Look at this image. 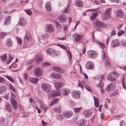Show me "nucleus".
<instances>
[{"instance_id": "24", "label": "nucleus", "mask_w": 126, "mask_h": 126, "mask_svg": "<svg viewBox=\"0 0 126 126\" xmlns=\"http://www.w3.org/2000/svg\"><path fill=\"white\" fill-rule=\"evenodd\" d=\"M111 12V8H109L107 9L106 11L105 15V18H106L110 17V14Z\"/></svg>"}, {"instance_id": "21", "label": "nucleus", "mask_w": 126, "mask_h": 126, "mask_svg": "<svg viewBox=\"0 0 126 126\" xmlns=\"http://www.w3.org/2000/svg\"><path fill=\"white\" fill-rule=\"evenodd\" d=\"M50 76L52 78L55 79H59L62 78V76L61 74L56 73H51Z\"/></svg>"}, {"instance_id": "63", "label": "nucleus", "mask_w": 126, "mask_h": 126, "mask_svg": "<svg viewBox=\"0 0 126 126\" xmlns=\"http://www.w3.org/2000/svg\"><path fill=\"white\" fill-rule=\"evenodd\" d=\"M0 122L1 125H4V119L3 118L1 117L0 119Z\"/></svg>"}, {"instance_id": "49", "label": "nucleus", "mask_w": 126, "mask_h": 126, "mask_svg": "<svg viewBox=\"0 0 126 126\" xmlns=\"http://www.w3.org/2000/svg\"><path fill=\"white\" fill-rule=\"evenodd\" d=\"M50 64L48 63L45 62L43 63L42 64V66L43 67H45L46 66H48L50 65Z\"/></svg>"}, {"instance_id": "1", "label": "nucleus", "mask_w": 126, "mask_h": 126, "mask_svg": "<svg viewBox=\"0 0 126 126\" xmlns=\"http://www.w3.org/2000/svg\"><path fill=\"white\" fill-rule=\"evenodd\" d=\"M119 76V74L115 71L114 70L108 75L107 78L110 81H114Z\"/></svg>"}, {"instance_id": "10", "label": "nucleus", "mask_w": 126, "mask_h": 126, "mask_svg": "<svg viewBox=\"0 0 126 126\" xmlns=\"http://www.w3.org/2000/svg\"><path fill=\"white\" fill-rule=\"evenodd\" d=\"M73 112L71 111H64L63 112V115L64 117L66 118L70 117L72 115Z\"/></svg>"}, {"instance_id": "22", "label": "nucleus", "mask_w": 126, "mask_h": 126, "mask_svg": "<svg viewBox=\"0 0 126 126\" xmlns=\"http://www.w3.org/2000/svg\"><path fill=\"white\" fill-rule=\"evenodd\" d=\"M86 120L83 119L79 120L77 122V124L79 126H84L86 122Z\"/></svg>"}, {"instance_id": "60", "label": "nucleus", "mask_w": 126, "mask_h": 126, "mask_svg": "<svg viewBox=\"0 0 126 126\" xmlns=\"http://www.w3.org/2000/svg\"><path fill=\"white\" fill-rule=\"evenodd\" d=\"M116 31L115 30H113L111 33L110 36H113L115 35H116Z\"/></svg>"}, {"instance_id": "41", "label": "nucleus", "mask_w": 126, "mask_h": 126, "mask_svg": "<svg viewBox=\"0 0 126 126\" xmlns=\"http://www.w3.org/2000/svg\"><path fill=\"white\" fill-rule=\"evenodd\" d=\"M4 76L6 78L8 79L9 80L11 81L12 82H14V81L13 78L11 76L4 75Z\"/></svg>"}, {"instance_id": "12", "label": "nucleus", "mask_w": 126, "mask_h": 126, "mask_svg": "<svg viewBox=\"0 0 126 126\" xmlns=\"http://www.w3.org/2000/svg\"><path fill=\"white\" fill-rule=\"evenodd\" d=\"M31 36L30 33L29 31H27L25 36L24 39V42H26L31 40Z\"/></svg>"}, {"instance_id": "33", "label": "nucleus", "mask_w": 126, "mask_h": 126, "mask_svg": "<svg viewBox=\"0 0 126 126\" xmlns=\"http://www.w3.org/2000/svg\"><path fill=\"white\" fill-rule=\"evenodd\" d=\"M11 19L10 16H9L7 17L4 21L5 25H7L9 24L11 22Z\"/></svg>"}, {"instance_id": "27", "label": "nucleus", "mask_w": 126, "mask_h": 126, "mask_svg": "<svg viewBox=\"0 0 126 126\" xmlns=\"http://www.w3.org/2000/svg\"><path fill=\"white\" fill-rule=\"evenodd\" d=\"M54 85L56 89L58 90L59 88H61L63 85V84L61 82H56L54 83Z\"/></svg>"}, {"instance_id": "53", "label": "nucleus", "mask_w": 126, "mask_h": 126, "mask_svg": "<svg viewBox=\"0 0 126 126\" xmlns=\"http://www.w3.org/2000/svg\"><path fill=\"white\" fill-rule=\"evenodd\" d=\"M118 94V91L117 90H115L114 93H111L110 95L112 96H115Z\"/></svg>"}, {"instance_id": "29", "label": "nucleus", "mask_w": 126, "mask_h": 126, "mask_svg": "<svg viewBox=\"0 0 126 126\" xmlns=\"http://www.w3.org/2000/svg\"><path fill=\"white\" fill-rule=\"evenodd\" d=\"M52 68L53 70L56 72L61 73H63V72L62 71L61 68L58 67L53 66L52 67Z\"/></svg>"}, {"instance_id": "3", "label": "nucleus", "mask_w": 126, "mask_h": 126, "mask_svg": "<svg viewBox=\"0 0 126 126\" xmlns=\"http://www.w3.org/2000/svg\"><path fill=\"white\" fill-rule=\"evenodd\" d=\"M41 86L42 90L46 92H49L50 91L51 86L49 84L43 83L42 84Z\"/></svg>"}, {"instance_id": "4", "label": "nucleus", "mask_w": 126, "mask_h": 126, "mask_svg": "<svg viewBox=\"0 0 126 126\" xmlns=\"http://www.w3.org/2000/svg\"><path fill=\"white\" fill-rule=\"evenodd\" d=\"M116 17L117 18H120L124 16V12L121 9H118L115 12Z\"/></svg>"}, {"instance_id": "35", "label": "nucleus", "mask_w": 126, "mask_h": 126, "mask_svg": "<svg viewBox=\"0 0 126 126\" xmlns=\"http://www.w3.org/2000/svg\"><path fill=\"white\" fill-rule=\"evenodd\" d=\"M53 109L55 112L57 113H59L61 111L62 109L60 106H58L54 108Z\"/></svg>"}, {"instance_id": "56", "label": "nucleus", "mask_w": 126, "mask_h": 126, "mask_svg": "<svg viewBox=\"0 0 126 126\" xmlns=\"http://www.w3.org/2000/svg\"><path fill=\"white\" fill-rule=\"evenodd\" d=\"M125 32L123 30H120V31L118 32L117 34L120 36L122 34L125 33Z\"/></svg>"}, {"instance_id": "62", "label": "nucleus", "mask_w": 126, "mask_h": 126, "mask_svg": "<svg viewBox=\"0 0 126 126\" xmlns=\"http://www.w3.org/2000/svg\"><path fill=\"white\" fill-rule=\"evenodd\" d=\"M40 107L42 108H43L44 109H47V107L44 105L41 104L40 106Z\"/></svg>"}, {"instance_id": "25", "label": "nucleus", "mask_w": 126, "mask_h": 126, "mask_svg": "<svg viewBox=\"0 0 126 126\" xmlns=\"http://www.w3.org/2000/svg\"><path fill=\"white\" fill-rule=\"evenodd\" d=\"M62 94L65 95H67L70 92V90L69 89L67 88H65L63 89L62 90Z\"/></svg>"}, {"instance_id": "16", "label": "nucleus", "mask_w": 126, "mask_h": 126, "mask_svg": "<svg viewBox=\"0 0 126 126\" xmlns=\"http://www.w3.org/2000/svg\"><path fill=\"white\" fill-rule=\"evenodd\" d=\"M95 23L96 26L102 28H105L107 27V25L103 23L100 22L97 19L95 20Z\"/></svg>"}, {"instance_id": "11", "label": "nucleus", "mask_w": 126, "mask_h": 126, "mask_svg": "<svg viewBox=\"0 0 126 126\" xmlns=\"http://www.w3.org/2000/svg\"><path fill=\"white\" fill-rule=\"evenodd\" d=\"M58 19L61 23L65 22L66 20V16L62 14L59 16L58 17Z\"/></svg>"}, {"instance_id": "59", "label": "nucleus", "mask_w": 126, "mask_h": 126, "mask_svg": "<svg viewBox=\"0 0 126 126\" xmlns=\"http://www.w3.org/2000/svg\"><path fill=\"white\" fill-rule=\"evenodd\" d=\"M100 82L97 85L100 87L101 88H102V87L103 85V83L101 81H100Z\"/></svg>"}, {"instance_id": "5", "label": "nucleus", "mask_w": 126, "mask_h": 126, "mask_svg": "<svg viewBox=\"0 0 126 126\" xmlns=\"http://www.w3.org/2000/svg\"><path fill=\"white\" fill-rule=\"evenodd\" d=\"M34 73L36 76L39 77L42 74V71L40 68L37 67L34 69Z\"/></svg>"}, {"instance_id": "6", "label": "nucleus", "mask_w": 126, "mask_h": 126, "mask_svg": "<svg viewBox=\"0 0 126 126\" xmlns=\"http://www.w3.org/2000/svg\"><path fill=\"white\" fill-rule=\"evenodd\" d=\"M87 53L89 57L93 58H96L97 55V53L94 50H89L87 51Z\"/></svg>"}, {"instance_id": "37", "label": "nucleus", "mask_w": 126, "mask_h": 126, "mask_svg": "<svg viewBox=\"0 0 126 126\" xmlns=\"http://www.w3.org/2000/svg\"><path fill=\"white\" fill-rule=\"evenodd\" d=\"M6 109L8 111L10 112H11L12 111L11 107H10V104L8 103H6Z\"/></svg>"}, {"instance_id": "47", "label": "nucleus", "mask_w": 126, "mask_h": 126, "mask_svg": "<svg viewBox=\"0 0 126 126\" xmlns=\"http://www.w3.org/2000/svg\"><path fill=\"white\" fill-rule=\"evenodd\" d=\"M69 4L68 3L67 6L64 8V9L62 11V12L63 13H66L67 11L68 8L69 6Z\"/></svg>"}, {"instance_id": "51", "label": "nucleus", "mask_w": 126, "mask_h": 126, "mask_svg": "<svg viewBox=\"0 0 126 126\" xmlns=\"http://www.w3.org/2000/svg\"><path fill=\"white\" fill-rule=\"evenodd\" d=\"M84 83V82H80L79 81L78 83V86L81 87L83 89L84 88L83 86Z\"/></svg>"}, {"instance_id": "34", "label": "nucleus", "mask_w": 126, "mask_h": 126, "mask_svg": "<svg viewBox=\"0 0 126 126\" xmlns=\"http://www.w3.org/2000/svg\"><path fill=\"white\" fill-rule=\"evenodd\" d=\"M6 88V87L4 85L0 86V94H2L5 91Z\"/></svg>"}, {"instance_id": "50", "label": "nucleus", "mask_w": 126, "mask_h": 126, "mask_svg": "<svg viewBox=\"0 0 126 126\" xmlns=\"http://www.w3.org/2000/svg\"><path fill=\"white\" fill-rule=\"evenodd\" d=\"M120 44L123 46L126 47V40H122L120 42Z\"/></svg>"}, {"instance_id": "48", "label": "nucleus", "mask_w": 126, "mask_h": 126, "mask_svg": "<svg viewBox=\"0 0 126 126\" xmlns=\"http://www.w3.org/2000/svg\"><path fill=\"white\" fill-rule=\"evenodd\" d=\"M13 59V57L11 56L10 54H9L8 55V61L7 62V64H9Z\"/></svg>"}, {"instance_id": "61", "label": "nucleus", "mask_w": 126, "mask_h": 126, "mask_svg": "<svg viewBox=\"0 0 126 126\" xmlns=\"http://www.w3.org/2000/svg\"><path fill=\"white\" fill-rule=\"evenodd\" d=\"M104 78V76L102 75L100 76L99 77V81H101Z\"/></svg>"}, {"instance_id": "13", "label": "nucleus", "mask_w": 126, "mask_h": 126, "mask_svg": "<svg viewBox=\"0 0 126 126\" xmlns=\"http://www.w3.org/2000/svg\"><path fill=\"white\" fill-rule=\"evenodd\" d=\"M47 55H51L53 54L57 55L56 51V50L52 48H50L47 51Z\"/></svg>"}, {"instance_id": "31", "label": "nucleus", "mask_w": 126, "mask_h": 126, "mask_svg": "<svg viewBox=\"0 0 126 126\" xmlns=\"http://www.w3.org/2000/svg\"><path fill=\"white\" fill-rule=\"evenodd\" d=\"M76 5L78 7H82L83 4L82 1L80 0H76L75 2Z\"/></svg>"}, {"instance_id": "32", "label": "nucleus", "mask_w": 126, "mask_h": 126, "mask_svg": "<svg viewBox=\"0 0 126 126\" xmlns=\"http://www.w3.org/2000/svg\"><path fill=\"white\" fill-rule=\"evenodd\" d=\"M50 2H47L45 4V8L46 10L48 11H50L51 10L50 6Z\"/></svg>"}, {"instance_id": "18", "label": "nucleus", "mask_w": 126, "mask_h": 126, "mask_svg": "<svg viewBox=\"0 0 126 126\" xmlns=\"http://www.w3.org/2000/svg\"><path fill=\"white\" fill-rule=\"evenodd\" d=\"M54 29V27L52 25L49 24L47 26L46 30L47 32H53Z\"/></svg>"}, {"instance_id": "39", "label": "nucleus", "mask_w": 126, "mask_h": 126, "mask_svg": "<svg viewBox=\"0 0 126 126\" xmlns=\"http://www.w3.org/2000/svg\"><path fill=\"white\" fill-rule=\"evenodd\" d=\"M97 15V13H95L92 14L90 16V19L92 20H93L96 18Z\"/></svg>"}, {"instance_id": "30", "label": "nucleus", "mask_w": 126, "mask_h": 126, "mask_svg": "<svg viewBox=\"0 0 126 126\" xmlns=\"http://www.w3.org/2000/svg\"><path fill=\"white\" fill-rule=\"evenodd\" d=\"M38 79L37 78H31L29 79V80L30 82L35 84L37 83Z\"/></svg>"}, {"instance_id": "52", "label": "nucleus", "mask_w": 126, "mask_h": 126, "mask_svg": "<svg viewBox=\"0 0 126 126\" xmlns=\"http://www.w3.org/2000/svg\"><path fill=\"white\" fill-rule=\"evenodd\" d=\"M6 35V33L1 32L0 34V38L2 39Z\"/></svg>"}, {"instance_id": "15", "label": "nucleus", "mask_w": 126, "mask_h": 126, "mask_svg": "<svg viewBox=\"0 0 126 126\" xmlns=\"http://www.w3.org/2000/svg\"><path fill=\"white\" fill-rule=\"evenodd\" d=\"M42 58L43 56L42 55L38 54L35 56L34 60L37 63H39L42 62Z\"/></svg>"}, {"instance_id": "58", "label": "nucleus", "mask_w": 126, "mask_h": 126, "mask_svg": "<svg viewBox=\"0 0 126 126\" xmlns=\"http://www.w3.org/2000/svg\"><path fill=\"white\" fill-rule=\"evenodd\" d=\"M57 46L60 47L61 48L64 49H66V47L64 45L60 44H58L57 45Z\"/></svg>"}, {"instance_id": "57", "label": "nucleus", "mask_w": 126, "mask_h": 126, "mask_svg": "<svg viewBox=\"0 0 126 126\" xmlns=\"http://www.w3.org/2000/svg\"><path fill=\"white\" fill-rule=\"evenodd\" d=\"M47 37V34H43L40 36L41 38L43 40H44L46 39Z\"/></svg>"}, {"instance_id": "44", "label": "nucleus", "mask_w": 126, "mask_h": 126, "mask_svg": "<svg viewBox=\"0 0 126 126\" xmlns=\"http://www.w3.org/2000/svg\"><path fill=\"white\" fill-rule=\"evenodd\" d=\"M59 99L58 98L54 99V100H52L50 104V105L52 106L54 104L57 103L58 102Z\"/></svg>"}, {"instance_id": "20", "label": "nucleus", "mask_w": 126, "mask_h": 126, "mask_svg": "<svg viewBox=\"0 0 126 126\" xmlns=\"http://www.w3.org/2000/svg\"><path fill=\"white\" fill-rule=\"evenodd\" d=\"M50 94L52 96L55 97L60 95V93L59 91L56 90H53L50 92Z\"/></svg>"}, {"instance_id": "23", "label": "nucleus", "mask_w": 126, "mask_h": 126, "mask_svg": "<svg viewBox=\"0 0 126 126\" xmlns=\"http://www.w3.org/2000/svg\"><path fill=\"white\" fill-rule=\"evenodd\" d=\"M72 96L75 98L78 99L80 97V94L79 92L73 91L72 93Z\"/></svg>"}, {"instance_id": "9", "label": "nucleus", "mask_w": 126, "mask_h": 126, "mask_svg": "<svg viewBox=\"0 0 126 126\" xmlns=\"http://www.w3.org/2000/svg\"><path fill=\"white\" fill-rule=\"evenodd\" d=\"M85 67L87 69L93 70L94 68V65L92 62H88L86 63Z\"/></svg>"}, {"instance_id": "26", "label": "nucleus", "mask_w": 126, "mask_h": 126, "mask_svg": "<svg viewBox=\"0 0 126 126\" xmlns=\"http://www.w3.org/2000/svg\"><path fill=\"white\" fill-rule=\"evenodd\" d=\"M92 111L91 110H86L83 112L84 114L87 117H89L92 114Z\"/></svg>"}, {"instance_id": "55", "label": "nucleus", "mask_w": 126, "mask_h": 126, "mask_svg": "<svg viewBox=\"0 0 126 126\" xmlns=\"http://www.w3.org/2000/svg\"><path fill=\"white\" fill-rule=\"evenodd\" d=\"M81 108H74V110L76 113H78L81 110Z\"/></svg>"}, {"instance_id": "42", "label": "nucleus", "mask_w": 126, "mask_h": 126, "mask_svg": "<svg viewBox=\"0 0 126 126\" xmlns=\"http://www.w3.org/2000/svg\"><path fill=\"white\" fill-rule=\"evenodd\" d=\"M16 38L17 40V42L18 44L20 45H21L22 43V39L17 37H16Z\"/></svg>"}, {"instance_id": "54", "label": "nucleus", "mask_w": 126, "mask_h": 126, "mask_svg": "<svg viewBox=\"0 0 126 126\" xmlns=\"http://www.w3.org/2000/svg\"><path fill=\"white\" fill-rule=\"evenodd\" d=\"M25 11L26 13L29 15H32L31 12L29 9L25 10Z\"/></svg>"}, {"instance_id": "19", "label": "nucleus", "mask_w": 126, "mask_h": 126, "mask_svg": "<svg viewBox=\"0 0 126 126\" xmlns=\"http://www.w3.org/2000/svg\"><path fill=\"white\" fill-rule=\"evenodd\" d=\"M26 23V20L25 18L22 17L20 18L18 24L21 26H25Z\"/></svg>"}, {"instance_id": "40", "label": "nucleus", "mask_w": 126, "mask_h": 126, "mask_svg": "<svg viewBox=\"0 0 126 126\" xmlns=\"http://www.w3.org/2000/svg\"><path fill=\"white\" fill-rule=\"evenodd\" d=\"M7 55L6 53H4L3 56L0 57V58L3 61H5L7 59Z\"/></svg>"}, {"instance_id": "8", "label": "nucleus", "mask_w": 126, "mask_h": 126, "mask_svg": "<svg viewBox=\"0 0 126 126\" xmlns=\"http://www.w3.org/2000/svg\"><path fill=\"white\" fill-rule=\"evenodd\" d=\"M110 45L113 47L120 46V42L117 39L112 40L111 42Z\"/></svg>"}, {"instance_id": "46", "label": "nucleus", "mask_w": 126, "mask_h": 126, "mask_svg": "<svg viewBox=\"0 0 126 126\" xmlns=\"http://www.w3.org/2000/svg\"><path fill=\"white\" fill-rule=\"evenodd\" d=\"M56 118L60 121L62 120L63 119L62 115L60 114H57L56 115Z\"/></svg>"}, {"instance_id": "7", "label": "nucleus", "mask_w": 126, "mask_h": 126, "mask_svg": "<svg viewBox=\"0 0 126 126\" xmlns=\"http://www.w3.org/2000/svg\"><path fill=\"white\" fill-rule=\"evenodd\" d=\"M102 53L103 54H102V59L105 60L104 62L105 64L107 66H110V62L108 58L106 57L105 53L103 50L102 51Z\"/></svg>"}, {"instance_id": "38", "label": "nucleus", "mask_w": 126, "mask_h": 126, "mask_svg": "<svg viewBox=\"0 0 126 126\" xmlns=\"http://www.w3.org/2000/svg\"><path fill=\"white\" fill-rule=\"evenodd\" d=\"M94 99L95 105L96 107H97L99 105L98 100L96 97L94 96Z\"/></svg>"}, {"instance_id": "17", "label": "nucleus", "mask_w": 126, "mask_h": 126, "mask_svg": "<svg viewBox=\"0 0 126 126\" xmlns=\"http://www.w3.org/2000/svg\"><path fill=\"white\" fill-rule=\"evenodd\" d=\"M73 37L75 39V42H77L82 40V36L78 34H75L73 35Z\"/></svg>"}, {"instance_id": "36", "label": "nucleus", "mask_w": 126, "mask_h": 126, "mask_svg": "<svg viewBox=\"0 0 126 126\" xmlns=\"http://www.w3.org/2000/svg\"><path fill=\"white\" fill-rule=\"evenodd\" d=\"M55 23L56 27L58 30H61L62 29V26L56 20L55 21Z\"/></svg>"}, {"instance_id": "2", "label": "nucleus", "mask_w": 126, "mask_h": 126, "mask_svg": "<svg viewBox=\"0 0 126 126\" xmlns=\"http://www.w3.org/2000/svg\"><path fill=\"white\" fill-rule=\"evenodd\" d=\"M116 86V84L114 82H112L110 83L106 86V90L108 92L115 89Z\"/></svg>"}, {"instance_id": "43", "label": "nucleus", "mask_w": 126, "mask_h": 126, "mask_svg": "<svg viewBox=\"0 0 126 126\" xmlns=\"http://www.w3.org/2000/svg\"><path fill=\"white\" fill-rule=\"evenodd\" d=\"M66 52L68 56L69 59V61H70L72 58V55L71 53L70 52V51L68 50H66Z\"/></svg>"}, {"instance_id": "45", "label": "nucleus", "mask_w": 126, "mask_h": 126, "mask_svg": "<svg viewBox=\"0 0 126 126\" xmlns=\"http://www.w3.org/2000/svg\"><path fill=\"white\" fill-rule=\"evenodd\" d=\"M96 42L98 45L100 46L103 49L105 48V45L104 44L98 41H97Z\"/></svg>"}, {"instance_id": "64", "label": "nucleus", "mask_w": 126, "mask_h": 126, "mask_svg": "<svg viewBox=\"0 0 126 126\" xmlns=\"http://www.w3.org/2000/svg\"><path fill=\"white\" fill-rule=\"evenodd\" d=\"M5 81V80L2 77H0V82L1 83H4Z\"/></svg>"}, {"instance_id": "28", "label": "nucleus", "mask_w": 126, "mask_h": 126, "mask_svg": "<svg viewBox=\"0 0 126 126\" xmlns=\"http://www.w3.org/2000/svg\"><path fill=\"white\" fill-rule=\"evenodd\" d=\"M6 44L8 47H11L13 45V43L10 38L7 39L6 40Z\"/></svg>"}, {"instance_id": "14", "label": "nucleus", "mask_w": 126, "mask_h": 126, "mask_svg": "<svg viewBox=\"0 0 126 126\" xmlns=\"http://www.w3.org/2000/svg\"><path fill=\"white\" fill-rule=\"evenodd\" d=\"M10 100L11 102L12 106L13 109L14 110H16L17 109L16 102L14 98L12 97L10 98Z\"/></svg>"}]
</instances>
